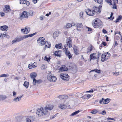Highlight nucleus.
I'll return each mask as SVG.
<instances>
[{
  "label": "nucleus",
  "instance_id": "1",
  "mask_svg": "<svg viewBox=\"0 0 122 122\" xmlns=\"http://www.w3.org/2000/svg\"><path fill=\"white\" fill-rule=\"evenodd\" d=\"M36 113L38 117H42L47 114V111L45 109L42 107L37 109Z\"/></svg>",
  "mask_w": 122,
  "mask_h": 122
},
{
  "label": "nucleus",
  "instance_id": "2",
  "mask_svg": "<svg viewBox=\"0 0 122 122\" xmlns=\"http://www.w3.org/2000/svg\"><path fill=\"white\" fill-rule=\"evenodd\" d=\"M102 23L99 19H95L93 23H92L93 26L95 28H100L102 26Z\"/></svg>",
  "mask_w": 122,
  "mask_h": 122
},
{
  "label": "nucleus",
  "instance_id": "3",
  "mask_svg": "<svg viewBox=\"0 0 122 122\" xmlns=\"http://www.w3.org/2000/svg\"><path fill=\"white\" fill-rule=\"evenodd\" d=\"M33 12L32 11H30L29 12L25 11L23 12L20 16V18L21 19L24 18H27L30 15H32Z\"/></svg>",
  "mask_w": 122,
  "mask_h": 122
},
{
  "label": "nucleus",
  "instance_id": "4",
  "mask_svg": "<svg viewBox=\"0 0 122 122\" xmlns=\"http://www.w3.org/2000/svg\"><path fill=\"white\" fill-rule=\"evenodd\" d=\"M64 46V48L63 49V50L65 53L66 55L67 56L69 59H71L72 57V55L71 54L70 52L67 50V48L66 47V45Z\"/></svg>",
  "mask_w": 122,
  "mask_h": 122
},
{
  "label": "nucleus",
  "instance_id": "5",
  "mask_svg": "<svg viewBox=\"0 0 122 122\" xmlns=\"http://www.w3.org/2000/svg\"><path fill=\"white\" fill-rule=\"evenodd\" d=\"M37 41L39 45L40 46L44 45L46 43L45 39L42 37H39L37 40Z\"/></svg>",
  "mask_w": 122,
  "mask_h": 122
},
{
  "label": "nucleus",
  "instance_id": "6",
  "mask_svg": "<svg viewBox=\"0 0 122 122\" xmlns=\"http://www.w3.org/2000/svg\"><path fill=\"white\" fill-rule=\"evenodd\" d=\"M108 55L107 56L106 54H104L102 55L101 56V61L102 62H104L105 61L107 60L109 58V57L110 56V53H109L108 54V52H107Z\"/></svg>",
  "mask_w": 122,
  "mask_h": 122
},
{
  "label": "nucleus",
  "instance_id": "7",
  "mask_svg": "<svg viewBox=\"0 0 122 122\" xmlns=\"http://www.w3.org/2000/svg\"><path fill=\"white\" fill-rule=\"evenodd\" d=\"M101 5H100L98 7L95 6L93 8V11L95 14L96 13L97 14L100 13L101 11L100 9L102 7Z\"/></svg>",
  "mask_w": 122,
  "mask_h": 122
},
{
  "label": "nucleus",
  "instance_id": "8",
  "mask_svg": "<svg viewBox=\"0 0 122 122\" xmlns=\"http://www.w3.org/2000/svg\"><path fill=\"white\" fill-rule=\"evenodd\" d=\"M66 44H67L65 45L64 46H65L66 45V47L67 46H68L69 48H71L72 47V41L71 39V38L69 37L67 38L66 40Z\"/></svg>",
  "mask_w": 122,
  "mask_h": 122
},
{
  "label": "nucleus",
  "instance_id": "9",
  "mask_svg": "<svg viewBox=\"0 0 122 122\" xmlns=\"http://www.w3.org/2000/svg\"><path fill=\"white\" fill-rule=\"evenodd\" d=\"M60 77L61 79L64 80H68L69 79L68 76L66 74L61 73Z\"/></svg>",
  "mask_w": 122,
  "mask_h": 122
},
{
  "label": "nucleus",
  "instance_id": "10",
  "mask_svg": "<svg viewBox=\"0 0 122 122\" xmlns=\"http://www.w3.org/2000/svg\"><path fill=\"white\" fill-rule=\"evenodd\" d=\"M47 79L48 81L52 82H55L56 80V77L53 75H48L47 76Z\"/></svg>",
  "mask_w": 122,
  "mask_h": 122
},
{
  "label": "nucleus",
  "instance_id": "11",
  "mask_svg": "<svg viewBox=\"0 0 122 122\" xmlns=\"http://www.w3.org/2000/svg\"><path fill=\"white\" fill-rule=\"evenodd\" d=\"M86 13L89 16H93L95 14V12L92 10L91 9L87 10L86 11Z\"/></svg>",
  "mask_w": 122,
  "mask_h": 122
},
{
  "label": "nucleus",
  "instance_id": "12",
  "mask_svg": "<svg viewBox=\"0 0 122 122\" xmlns=\"http://www.w3.org/2000/svg\"><path fill=\"white\" fill-rule=\"evenodd\" d=\"M30 28L28 27H25V29H21V31L22 32H23L25 34L28 33L30 31Z\"/></svg>",
  "mask_w": 122,
  "mask_h": 122
},
{
  "label": "nucleus",
  "instance_id": "13",
  "mask_svg": "<svg viewBox=\"0 0 122 122\" xmlns=\"http://www.w3.org/2000/svg\"><path fill=\"white\" fill-rule=\"evenodd\" d=\"M53 106L51 105H48V106H46L45 108H44L47 111V114L49 112L48 110H51L53 108Z\"/></svg>",
  "mask_w": 122,
  "mask_h": 122
},
{
  "label": "nucleus",
  "instance_id": "14",
  "mask_svg": "<svg viewBox=\"0 0 122 122\" xmlns=\"http://www.w3.org/2000/svg\"><path fill=\"white\" fill-rule=\"evenodd\" d=\"M36 32H35L34 33L32 34H29L28 35H25L24 36L22 37H21L20 38H23V40L25 38H27L28 37H32L33 36L35 35H36Z\"/></svg>",
  "mask_w": 122,
  "mask_h": 122
},
{
  "label": "nucleus",
  "instance_id": "15",
  "mask_svg": "<svg viewBox=\"0 0 122 122\" xmlns=\"http://www.w3.org/2000/svg\"><path fill=\"white\" fill-rule=\"evenodd\" d=\"M10 7L8 5H7L5 6V8L4 10V11L5 13H7L10 10Z\"/></svg>",
  "mask_w": 122,
  "mask_h": 122
},
{
  "label": "nucleus",
  "instance_id": "16",
  "mask_svg": "<svg viewBox=\"0 0 122 122\" xmlns=\"http://www.w3.org/2000/svg\"><path fill=\"white\" fill-rule=\"evenodd\" d=\"M90 61L92 59L93 60L96 59L97 58V56L96 54L94 53H93L92 54H91L90 56Z\"/></svg>",
  "mask_w": 122,
  "mask_h": 122
},
{
  "label": "nucleus",
  "instance_id": "17",
  "mask_svg": "<svg viewBox=\"0 0 122 122\" xmlns=\"http://www.w3.org/2000/svg\"><path fill=\"white\" fill-rule=\"evenodd\" d=\"M61 33V32L59 31H57L54 32L53 35V36L54 38H56L57 37L59 34Z\"/></svg>",
  "mask_w": 122,
  "mask_h": 122
},
{
  "label": "nucleus",
  "instance_id": "18",
  "mask_svg": "<svg viewBox=\"0 0 122 122\" xmlns=\"http://www.w3.org/2000/svg\"><path fill=\"white\" fill-rule=\"evenodd\" d=\"M118 0H113V5L112 8L113 9H117V6L116 4L118 3Z\"/></svg>",
  "mask_w": 122,
  "mask_h": 122
},
{
  "label": "nucleus",
  "instance_id": "19",
  "mask_svg": "<svg viewBox=\"0 0 122 122\" xmlns=\"http://www.w3.org/2000/svg\"><path fill=\"white\" fill-rule=\"evenodd\" d=\"M8 27L6 25L1 26L0 27V29L1 30L4 31L7 30H8Z\"/></svg>",
  "mask_w": 122,
  "mask_h": 122
},
{
  "label": "nucleus",
  "instance_id": "20",
  "mask_svg": "<svg viewBox=\"0 0 122 122\" xmlns=\"http://www.w3.org/2000/svg\"><path fill=\"white\" fill-rule=\"evenodd\" d=\"M42 80H36L35 79H34L33 80V84L35 85L36 83L39 84L42 82Z\"/></svg>",
  "mask_w": 122,
  "mask_h": 122
},
{
  "label": "nucleus",
  "instance_id": "21",
  "mask_svg": "<svg viewBox=\"0 0 122 122\" xmlns=\"http://www.w3.org/2000/svg\"><path fill=\"white\" fill-rule=\"evenodd\" d=\"M104 102L103 103H102L100 101V104H105L108 103L110 101V99L109 98H107L106 99H104Z\"/></svg>",
  "mask_w": 122,
  "mask_h": 122
},
{
  "label": "nucleus",
  "instance_id": "22",
  "mask_svg": "<svg viewBox=\"0 0 122 122\" xmlns=\"http://www.w3.org/2000/svg\"><path fill=\"white\" fill-rule=\"evenodd\" d=\"M76 28L75 29H76L78 28V27L80 28H83V26L82 24L81 23H76Z\"/></svg>",
  "mask_w": 122,
  "mask_h": 122
},
{
  "label": "nucleus",
  "instance_id": "23",
  "mask_svg": "<svg viewBox=\"0 0 122 122\" xmlns=\"http://www.w3.org/2000/svg\"><path fill=\"white\" fill-rule=\"evenodd\" d=\"M23 40V38H15L14 40H13L12 42V44L15 42H18L21 41Z\"/></svg>",
  "mask_w": 122,
  "mask_h": 122
},
{
  "label": "nucleus",
  "instance_id": "24",
  "mask_svg": "<svg viewBox=\"0 0 122 122\" xmlns=\"http://www.w3.org/2000/svg\"><path fill=\"white\" fill-rule=\"evenodd\" d=\"M30 76L31 78H32L33 80L34 79H35V78L37 76V74L36 73L34 72L31 73Z\"/></svg>",
  "mask_w": 122,
  "mask_h": 122
},
{
  "label": "nucleus",
  "instance_id": "25",
  "mask_svg": "<svg viewBox=\"0 0 122 122\" xmlns=\"http://www.w3.org/2000/svg\"><path fill=\"white\" fill-rule=\"evenodd\" d=\"M92 47L91 46H89L87 49V53L88 54H89L92 51Z\"/></svg>",
  "mask_w": 122,
  "mask_h": 122
},
{
  "label": "nucleus",
  "instance_id": "26",
  "mask_svg": "<svg viewBox=\"0 0 122 122\" xmlns=\"http://www.w3.org/2000/svg\"><path fill=\"white\" fill-rule=\"evenodd\" d=\"M55 52L54 53L55 56H61V51H55Z\"/></svg>",
  "mask_w": 122,
  "mask_h": 122
},
{
  "label": "nucleus",
  "instance_id": "27",
  "mask_svg": "<svg viewBox=\"0 0 122 122\" xmlns=\"http://www.w3.org/2000/svg\"><path fill=\"white\" fill-rule=\"evenodd\" d=\"M22 97V96H21L19 97H17L16 98H14L13 99V101L14 102L18 101L20 100Z\"/></svg>",
  "mask_w": 122,
  "mask_h": 122
},
{
  "label": "nucleus",
  "instance_id": "28",
  "mask_svg": "<svg viewBox=\"0 0 122 122\" xmlns=\"http://www.w3.org/2000/svg\"><path fill=\"white\" fill-rule=\"evenodd\" d=\"M62 109H64L66 107V105H64L63 104H61L59 106Z\"/></svg>",
  "mask_w": 122,
  "mask_h": 122
},
{
  "label": "nucleus",
  "instance_id": "29",
  "mask_svg": "<svg viewBox=\"0 0 122 122\" xmlns=\"http://www.w3.org/2000/svg\"><path fill=\"white\" fill-rule=\"evenodd\" d=\"M62 44L61 43H60L59 44H56V45L55 47L57 49H60L61 48H62Z\"/></svg>",
  "mask_w": 122,
  "mask_h": 122
},
{
  "label": "nucleus",
  "instance_id": "30",
  "mask_svg": "<svg viewBox=\"0 0 122 122\" xmlns=\"http://www.w3.org/2000/svg\"><path fill=\"white\" fill-rule=\"evenodd\" d=\"M23 85L26 88H27L28 87L29 82L27 81H25Z\"/></svg>",
  "mask_w": 122,
  "mask_h": 122
},
{
  "label": "nucleus",
  "instance_id": "31",
  "mask_svg": "<svg viewBox=\"0 0 122 122\" xmlns=\"http://www.w3.org/2000/svg\"><path fill=\"white\" fill-rule=\"evenodd\" d=\"M91 71H94L96 72L97 73H100L101 72V71L100 70L97 69L93 70H91Z\"/></svg>",
  "mask_w": 122,
  "mask_h": 122
},
{
  "label": "nucleus",
  "instance_id": "32",
  "mask_svg": "<svg viewBox=\"0 0 122 122\" xmlns=\"http://www.w3.org/2000/svg\"><path fill=\"white\" fill-rule=\"evenodd\" d=\"M120 72H119L116 71L115 72H112V74L113 75L115 76H117L119 75Z\"/></svg>",
  "mask_w": 122,
  "mask_h": 122
},
{
  "label": "nucleus",
  "instance_id": "33",
  "mask_svg": "<svg viewBox=\"0 0 122 122\" xmlns=\"http://www.w3.org/2000/svg\"><path fill=\"white\" fill-rule=\"evenodd\" d=\"M98 112V110L96 109H94L92 110L91 112V113L93 114H95L97 113Z\"/></svg>",
  "mask_w": 122,
  "mask_h": 122
},
{
  "label": "nucleus",
  "instance_id": "34",
  "mask_svg": "<svg viewBox=\"0 0 122 122\" xmlns=\"http://www.w3.org/2000/svg\"><path fill=\"white\" fill-rule=\"evenodd\" d=\"M67 70V68H66V69H65L64 67H61L59 69V71L61 72H62L63 71H65Z\"/></svg>",
  "mask_w": 122,
  "mask_h": 122
},
{
  "label": "nucleus",
  "instance_id": "35",
  "mask_svg": "<svg viewBox=\"0 0 122 122\" xmlns=\"http://www.w3.org/2000/svg\"><path fill=\"white\" fill-rule=\"evenodd\" d=\"M80 111L78 110L77 111H76V112L72 113L71 115V116H73L75 115H76L79 112H80Z\"/></svg>",
  "mask_w": 122,
  "mask_h": 122
},
{
  "label": "nucleus",
  "instance_id": "36",
  "mask_svg": "<svg viewBox=\"0 0 122 122\" xmlns=\"http://www.w3.org/2000/svg\"><path fill=\"white\" fill-rule=\"evenodd\" d=\"M75 53L76 55L78 53L79 51L76 47H75L73 48Z\"/></svg>",
  "mask_w": 122,
  "mask_h": 122
},
{
  "label": "nucleus",
  "instance_id": "37",
  "mask_svg": "<svg viewBox=\"0 0 122 122\" xmlns=\"http://www.w3.org/2000/svg\"><path fill=\"white\" fill-rule=\"evenodd\" d=\"M122 18V17L121 16H119L118 18L116 20L115 22L117 23L119 21V20H121Z\"/></svg>",
  "mask_w": 122,
  "mask_h": 122
},
{
  "label": "nucleus",
  "instance_id": "38",
  "mask_svg": "<svg viewBox=\"0 0 122 122\" xmlns=\"http://www.w3.org/2000/svg\"><path fill=\"white\" fill-rule=\"evenodd\" d=\"M6 98V96L5 95H0V99L4 100Z\"/></svg>",
  "mask_w": 122,
  "mask_h": 122
},
{
  "label": "nucleus",
  "instance_id": "39",
  "mask_svg": "<svg viewBox=\"0 0 122 122\" xmlns=\"http://www.w3.org/2000/svg\"><path fill=\"white\" fill-rule=\"evenodd\" d=\"M45 48L46 47L49 48L50 46V44H48L47 41L46 42V43L45 44Z\"/></svg>",
  "mask_w": 122,
  "mask_h": 122
},
{
  "label": "nucleus",
  "instance_id": "40",
  "mask_svg": "<svg viewBox=\"0 0 122 122\" xmlns=\"http://www.w3.org/2000/svg\"><path fill=\"white\" fill-rule=\"evenodd\" d=\"M77 97H80L83 98L84 97V96H82V94L81 93H78L77 95Z\"/></svg>",
  "mask_w": 122,
  "mask_h": 122
},
{
  "label": "nucleus",
  "instance_id": "41",
  "mask_svg": "<svg viewBox=\"0 0 122 122\" xmlns=\"http://www.w3.org/2000/svg\"><path fill=\"white\" fill-rule=\"evenodd\" d=\"M26 0H20V4H25Z\"/></svg>",
  "mask_w": 122,
  "mask_h": 122
},
{
  "label": "nucleus",
  "instance_id": "42",
  "mask_svg": "<svg viewBox=\"0 0 122 122\" xmlns=\"http://www.w3.org/2000/svg\"><path fill=\"white\" fill-rule=\"evenodd\" d=\"M105 1L107 3L109 4V5H112V1L111 0H105Z\"/></svg>",
  "mask_w": 122,
  "mask_h": 122
},
{
  "label": "nucleus",
  "instance_id": "43",
  "mask_svg": "<svg viewBox=\"0 0 122 122\" xmlns=\"http://www.w3.org/2000/svg\"><path fill=\"white\" fill-rule=\"evenodd\" d=\"M66 27L67 28H68L71 27V24L69 23H67L66 25Z\"/></svg>",
  "mask_w": 122,
  "mask_h": 122
},
{
  "label": "nucleus",
  "instance_id": "44",
  "mask_svg": "<svg viewBox=\"0 0 122 122\" xmlns=\"http://www.w3.org/2000/svg\"><path fill=\"white\" fill-rule=\"evenodd\" d=\"M45 60L47 61H50V58H49V57H48L47 56H45Z\"/></svg>",
  "mask_w": 122,
  "mask_h": 122
},
{
  "label": "nucleus",
  "instance_id": "45",
  "mask_svg": "<svg viewBox=\"0 0 122 122\" xmlns=\"http://www.w3.org/2000/svg\"><path fill=\"white\" fill-rule=\"evenodd\" d=\"M9 75L8 74H3L1 75L0 76V77H6L7 76H8Z\"/></svg>",
  "mask_w": 122,
  "mask_h": 122
},
{
  "label": "nucleus",
  "instance_id": "46",
  "mask_svg": "<svg viewBox=\"0 0 122 122\" xmlns=\"http://www.w3.org/2000/svg\"><path fill=\"white\" fill-rule=\"evenodd\" d=\"M83 12H81L80 13V18H83Z\"/></svg>",
  "mask_w": 122,
  "mask_h": 122
},
{
  "label": "nucleus",
  "instance_id": "47",
  "mask_svg": "<svg viewBox=\"0 0 122 122\" xmlns=\"http://www.w3.org/2000/svg\"><path fill=\"white\" fill-rule=\"evenodd\" d=\"M25 120L26 122H31L30 119L29 118V117L26 118Z\"/></svg>",
  "mask_w": 122,
  "mask_h": 122
},
{
  "label": "nucleus",
  "instance_id": "48",
  "mask_svg": "<svg viewBox=\"0 0 122 122\" xmlns=\"http://www.w3.org/2000/svg\"><path fill=\"white\" fill-rule=\"evenodd\" d=\"M29 118L30 119V121H33L34 120V118L33 117L30 116L29 117Z\"/></svg>",
  "mask_w": 122,
  "mask_h": 122
},
{
  "label": "nucleus",
  "instance_id": "49",
  "mask_svg": "<svg viewBox=\"0 0 122 122\" xmlns=\"http://www.w3.org/2000/svg\"><path fill=\"white\" fill-rule=\"evenodd\" d=\"M6 35V34H1L0 35V37L2 38H3Z\"/></svg>",
  "mask_w": 122,
  "mask_h": 122
},
{
  "label": "nucleus",
  "instance_id": "50",
  "mask_svg": "<svg viewBox=\"0 0 122 122\" xmlns=\"http://www.w3.org/2000/svg\"><path fill=\"white\" fill-rule=\"evenodd\" d=\"M32 64L31 63V64H29L28 65V67L30 69H31L32 68Z\"/></svg>",
  "mask_w": 122,
  "mask_h": 122
},
{
  "label": "nucleus",
  "instance_id": "51",
  "mask_svg": "<svg viewBox=\"0 0 122 122\" xmlns=\"http://www.w3.org/2000/svg\"><path fill=\"white\" fill-rule=\"evenodd\" d=\"M101 114L103 115H105L106 114V112L105 110L103 111L102 112Z\"/></svg>",
  "mask_w": 122,
  "mask_h": 122
},
{
  "label": "nucleus",
  "instance_id": "52",
  "mask_svg": "<svg viewBox=\"0 0 122 122\" xmlns=\"http://www.w3.org/2000/svg\"><path fill=\"white\" fill-rule=\"evenodd\" d=\"M100 101H101V102L102 103H103V102H104V99L102 98V99L101 100H100L99 101V103L100 104Z\"/></svg>",
  "mask_w": 122,
  "mask_h": 122
},
{
  "label": "nucleus",
  "instance_id": "53",
  "mask_svg": "<svg viewBox=\"0 0 122 122\" xmlns=\"http://www.w3.org/2000/svg\"><path fill=\"white\" fill-rule=\"evenodd\" d=\"M13 96L14 97H15L16 96V93L15 92H13Z\"/></svg>",
  "mask_w": 122,
  "mask_h": 122
},
{
  "label": "nucleus",
  "instance_id": "54",
  "mask_svg": "<svg viewBox=\"0 0 122 122\" xmlns=\"http://www.w3.org/2000/svg\"><path fill=\"white\" fill-rule=\"evenodd\" d=\"M6 64L8 66H11L10 62L9 61H7L6 62Z\"/></svg>",
  "mask_w": 122,
  "mask_h": 122
},
{
  "label": "nucleus",
  "instance_id": "55",
  "mask_svg": "<svg viewBox=\"0 0 122 122\" xmlns=\"http://www.w3.org/2000/svg\"><path fill=\"white\" fill-rule=\"evenodd\" d=\"M102 31L103 33L104 34L107 33V31L105 30L104 29H103Z\"/></svg>",
  "mask_w": 122,
  "mask_h": 122
},
{
  "label": "nucleus",
  "instance_id": "56",
  "mask_svg": "<svg viewBox=\"0 0 122 122\" xmlns=\"http://www.w3.org/2000/svg\"><path fill=\"white\" fill-rule=\"evenodd\" d=\"M56 114L55 115H53L51 117H50V119H52L56 117Z\"/></svg>",
  "mask_w": 122,
  "mask_h": 122
},
{
  "label": "nucleus",
  "instance_id": "57",
  "mask_svg": "<svg viewBox=\"0 0 122 122\" xmlns=\"http://www.w3.org/2000/svg\"><path fill=\"white\" fill-rule=\"evenodd\" d=\"M25 4H26V5L27 6H28L30 5L29 2L27 0H26Z\"/></svg>",
  "mask_w": 122,
  "mask_h": 122
},
{
  "label": "nucleus",
  "instance_id": "58",
  "mask_svg": "<svg viewBox=\"0 0 122 122\" xmlns=\"http://www.w3.org/2000/svg\"><path fill=\"white\" fill-rule=\"evenodd\" d=\"M102 2V0H98V2L99 4H101Z\"/></svg>",
  "mask_w": 122,
  "mask_h": 122
},
{
  "label": "nucleus",
  "instance_id": "59",
  "mask_svg": "<svg viewBox=\"0 0 122 122\" xmlns=\"http://www.w3.org/2000/svg\"><path fill=\"white\" fill-rule=\"evenodd\" d=\"M71 27L72 26H74L75 25H76V23H72L71 24Z\"/></svg>",
  "mask_w": 122,
  "mask_h": 122
},
{
  "label": "nucleus",
  "instance_id": "60",
  "mask_svg": "<svg viewBox=\"0 0 122 122\" xmlns=\"http://www.w3.org/2000/svg\"><path fill=\"white\" fill-rule=\"evenodd\" d=\"M37 0H33V3L34 4H35L36 3H37Z\"/></svg>",
  "mask_w": 122,
  "mask_h": 122
},
{
  "label": "nucleus",
  "instance_id": "61",
  "mask_svg": "<svg viewBox=\"0 0 122 122\" xmlns=\"http://www.w3.org/2000/svg\"><path fill=\"white\" fill-rule=\"evenodd\" d=\"M87 28H88V31H91L92 30V29L91 28H90L89 27H87Z\"/></svg>",
  "mask_w": 122,
  "mask_h": 122
},
{
  "label": "nucleus",
  "instance_id": "62",
  "mask_svg": "<svg viewBox=\"0 0 122 122\" xmlns=\"http://www.w3.org/2000/svg\"><path fill=\"white\" fill-rule=\"evenodd\" d=\"M101 54V53H99L98 54L97 56V59L98 60L99 57L100 56Z\"/></svg>",
  "mask_w": 122,
  "mask_h": 122
},
{
  "label": "nucleus",
  "instance_id": "63",
  "mask_svg": "<svg viewBox=\"0 0 122 122\" xmlns=\"http://www.w3.org/2000/svg\"><path fill=\"white\" fill-rule=\"evenodd\" d=\"M93 90H91L88 91H87L86 92H93Z\"/></svg>",
  "mask_w": 122,
  "mask_h": 122
},
{
  "label": "nucleus",
  "instance_id": "64",
  "mask_svg": "<svg viewBox=\"0 0 122 122\" xmlns=\"http://www.w3.org/2000/svg\"><path fill=\"white\" fill-rule=\"evenodd\" d=\"M102 44L104 46H106V43L104 42H102Z\"/></svg>",
  "mask_w": 122,
  "mask_h": 122
}]
</instances>
